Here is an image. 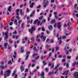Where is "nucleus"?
Segmentation results:
<instances>
[{
    "label": "nucleus",
    "instance_id": "f257e3e1",
    "mask_svg": "<svg viewBox=\"0 0 78 78\" xmlns=\"http://www.w3.org/2000/svg\"><path fill=\"white\" fill-rule=\"evenodd\" d=\"M11 72V71L10 70H8L4 72V78H6V76H10V73Z\"/></svg>",
    "mask_w": 78,
    "mask_h": 78
},
{
    "label": "nucleus",
    "instance_id": "f03ea898",
    "mask_svg": "<svg viewBox=\"0 0 78 78\" xmlns=\"http://www.w3.org/2000/svg\"><path fill=\"white\" fill-rule=\"evenodd\" d=\"M44 4L43 5L44 8H45L47 6V5L48 4V1L47 0H44Z\"/></svg>",
    "mask_w": 78,
    "mask_h": 78
},
{
    "label": "nucleus",
    "instance_id": "7ed1b4c3",
    "mask_svg": "<svg viewBox=\"0 0 78 78\" xmlns=\"http://www.w3.org/2000/svg\"><path fill=\"white\" fill-rule=\"evenodd\" d=\"M44 34V32L41 33V35H42L41 36V38L43 39V41H45V38H46V37L43 35Z\"/></svg>",
    "mask_w": 78,
    "mask_h": 78
},
{
    "label": "nucleus",
    "instance_id": "20e7f679",
    "mask_svg": "<svg viewBox=\"0 0 78 78\" xmlns=\"http://www.w3.org/2000/svg\"><path fill=\"white\" fill-rule=\"evenodd\" d=\"M33 30H36V28L35 27H32L31 28V29H29V33H33Z\"/></svg>",
    "mask_w": 78,
    "mask_h": 78
},
{
    "label": "nucleus",
    "instance_id": "39448f33",
    "mask_svg": "<svg viewBox=\"0 0 78 78\" xmlns=\"http://www.w3.org/2000/svg\"><path fill=\"white\" fill-rule=\"evenodd\" d=\"M17 13H16V15H17V16H16V19H17L18 20H19L20 19V18H19V13H18V12L19 11V9H17L16 10Z\"/></svg>",
    "mask_w": 78,
    "mask_h": 78
},
{
    "label": "nucleus",
    "instance_id": "423d86ee",
    "mask_svg": "<svg viewBox=\"0 0 78 78\" xmlns=\"http://www.w3.org/2000/svg\"><path fill=\"white\" fill-rule=\"evenodd\" d=\"M30 51H27L26 52V58H25V59L27 60L28 59V56H29V55H30Z\"/></svg>",
    "mask_w": 78,
    "mask_h": 78
},
{
    "label": "nucleus",
    "instance_id": "0eeeda50",
    "mask_svg": "<svg viewBox=\"0 0 78 78\" xmlns=\"http://www.w3.org/2000/svg\"><path fill=\"white\" fill-rule=\"evenodd\" d=\"M57 27L58 28L59 30L61 28V23L58 22L57 24Z\"/></svg>",
    "mask_w": 78,
    "mask_h": 78
},
{
    "label": "nucleus",
    "instance_id": "6e6552de",
    "mask_svg": "<svg viewBox=\"0 0 78 78\" xmlns=\"http://www.w3.org/2000/svg\"><path fill=\"white\" fill-rule=\"evenodd\" d=\"M69 74V70H67L66 71L64 72L63 75H67Z\"/></svg>",
    "mask_w": 78,
    "mask_h": 78
},
{
    "label": "nucleus",
    "instance_id": "1a4fd4ad",
    "mask_svg": "<svg viewBox=\"0 0 78 78\" xmlns=\"http://www.w3.org/2000/svg\"><path fill=\"white\" fill-rule=\"evenodd\" d=\"M75 78H78V72H76L74 74Z\"/></svg>",
    "mask_w": 78,
    "mask_h": 78
},
{
    "label": "nucleus",
    "instance_id": "9d476101",
    "mask_svg": "<svg viewBox=\"0 0 78 78\" xmlns=\"http://www.w3.org/2000/svg\"><path fill=\"white\" fill-rule=\"evenodd\" d=\"M6 67H7V65H5L4 66H0V68L2 69H5V68H6Z\"/></svg>",
    "mask_w": 78,
    "mask_h": 78
},
{
    "label": "nucleus",
    "instance_id": "9b49d317",
    "mask_svg": "<svg viewBox=\"0 0 78 78\" xmlns=\"http://www.w3.org/2000/svg\"><path fill=\"white\" fill-rule=\"evenodd\" d=\"M31 1H30V8H32L33 7V5H34V4L33 3H32L31 4Z\"/></svg>",
    "mask_w": 78,
    "mask_h": 78
},
{
    "label": "nucleus",
    "instance_id": "f8f14e48",
    "mask_svg": "<svg viewBox=\"0 0 78 78\" xmlns=\"http://www.w3.org/2000/svg\"><path fill=\"white\" fill-rule=\"evenodd\" d=\"M5 39H6L8 37V32H5Z\"/></svg>",
    "mask_w": 78,
    "mask_h": 78
},
{
    "label": "nucleus",
    "instance_id": "ddd939ff",
    "mask_svg": "<svg viewBox=\"0 0 78 78\" xmlns=\"http://www.w3.org/2000/svg\"><path fill=\"white\" fill-rule=\"evenodd\" d=\"M75 65H78V62H74L73 64V67H75Z\"/></svg>",
    "mask_w": 78,
    "mask_h": 78
},
{
    "label": "nucleus",
    "instance_id": "4468645a",
    "mask_svg": "<svg viewBox=\"0 0 78 78\" xmlns=\"http://www.w3.org/2000/svg\"><path fill=\"white\" fill-rule=\"evenodd\" d=\"M66 48H67V49H69V47H66L65 49V50H66V52L67 55H68V54H69V52L67 50H66Z\"/></svg>",
    "mask_w": 78,
    "mask_h": 78
},
{
    "label": "nucleus",
    "instance_id": "2eb2a0df",
    "mask_svg": "<svg viewBox=\"0 0 78 78\" xmlns=\"http://www.w3.org/2000/svg\"><path fill=\"white\" fill-rule=\"evenodd\" d=\"M40 37V35H38L37 37V41H40V39L39 38V37Z\"/></svg>",
    "mask_w": 78,
    "mask_h": 78
},
{
    "label": "nucleus",
    "instance_id": "dca6fc26",
    "mask_svg": "<svg viewBox=\"0 0 78 78\" xmlns=\"http://www.w3.org/2000/svg\"><path fill=\"white\" fill-rule=\"evenodd\" d=\"M48 28L49 30H52L53 29V27L51 25H49L48 27Z\"/></svg>",
    "mask_w": 78,
    "mask_h": 78
},
{
    "label": "nucleus",
    "instance_id": "f3484780",
    "mask_svg": "<svg viewBox=\"0 0 78 78\" xmlns=\"http://www.w3.org/2000/svg\"><path fill=\"white\" fill-rule=\"evenodd\" d=\"M20 69L21 70V72H23V71L24 70V67H23V66H21L20 67Z\"/></svg>",
    "mask_w": 78,
    "mask_h": 78
},
{
    "label": "nucleus",
    "instance_id": "a211bd4d",
    "mask_svg": "<svg viewBox=\"0 0 78 78\" xmlns=\"http://www.w3.org/2000/svg\"><path fill=\"white\" fill-rule=\"evenodd\" d=\"M55 22V20H52L50 22V23L51 24H53Z\"/></svg>",
    "mask_w": 78,
    "mask_h": 78
},
{
    "label": "nucleus",
    "instance_id": "6ab92c4d",
    "mask_svg": "<svg viewBox=\"0 0 78 78\" xmlns=\"http://www.w3.org/2000/svg\"><path fill=\"white\" fill-rule=\"evenodd\" d=\"M4 46L5 48H6V47L8 46V43H5L4 44Z\"/></svg>",
    "mask_w": 78,
    "mask_h": 78
},
{
    "label": "nucleus",
    "instance_id": "aec40b11",
    "mask_svg": "<svg viewBox=\"0 0 78 78\" xmlns=\"http://www.w3.org/2000/svg\"><path fill=\"white\" fill-rule=\"evenodd\" d=\"M71 34V32H67L65 33V35H66V36H69V35L70 34Z\"/></svg>",
    "mask_w": 78,
    "mask_h": 78
},
{
    "label": "nucleus",
    "instance_id": "412c9836",
    "mask_svg": "<svg viewBox=\"0 0 78 78\" xmlns=\"http://www.w3.org/2000/svg\"><path fill=\"white\" fill-rule=\"evenodd\" d=\"M35 12V11H34L31 14H30V16L32 17V16H33L34 15V14Z\"/></svg>",
    "mask_w": 78,
    "mask_h": 78
},
{
    "label": "nucleus",
    "instance_id": "4be33fe9",
    "mask_svg": "<svg viewBox=\"0 0 78 78\" xmlns=\"http://www.w3.org/2000/svg\"><path fill=\"white\" fill-rule=\"evenodd\" d=\"M11 6H9L8 9V11H9L10 12H11Z\"/></svg>",
    "mask_w": 78,
    "mask_h": 78
},
{
    "label": "nucleus",
    "instance_id": "5701e85b",
    "mask_svg": "<svg viewBox=\"0 0 78 78\" xmlns=\"http://www.w3.org/2000/svg\"><path fill=\"white\" fill-rule=\"evenodd\" d=\"M33 50H34V51H38V50L36 49V47H34V48L33 49Z\"/></svg>",
    "mask_w": 78,
    "mask_h": 78
},
{
    "label": "nucleus",
    "instance_id": "b1692460",
    "mask_svg": "<svg viewBox=\"0 0 78 78\" xmlns=\"http://www.w3.org/2000/svg\"><path fill=\"white\" fill-rule=\"evenodd\" d=\"M17 20H15L14 21V23L16 24V25H17Z\"/></svg>",
    "mask_w": 78,
    "mask_h": 78
},
{
    "label": "nucleus",
    "instance_id": "393cba45",
    "mask_svg": "<svg viewBox=\"0 0 78 78\" xmlns=\"http://www.w3.org/2000/svg\"><path fill=\"white\" fill-rule=\"evenodd\" d=\"M14 54L15 55H13V57L14 58H16V52H14Z\"/></svg>",
    "mask_w": 78,
    "mask_h": 78
},
{
    "label": "nucleus",
    "instance_id": "a878e982",
    "mask_svg": "<svg viewBox=\"0 0 78 78\" xmlns=\"http://www.w3.org/2000/svg\"><path fill=\"white\" fill-rule=\"evenodd\" d=\"M77 4H76L74 5V8H76L78 10V7H77Z\"/></svg>",
    "mask_w": 78,
    "mask_h": 78
},
{
    "label": "nucleus",
    "instance_id": "bb28decb",
    "mask_svg": "<svg viewBox=\"0 0 78 78\" xmlns=\"http://www.w3.org/2000/svg\"><path fill=\"white\" fill-rule=\"evenodd\" d=\"M30 39L31 41L32 42H34V38L32 37L30 38Z\"/></svg>",
    "mask_w": 78,
    "mask_h": 78
},
{
    "label": "nucleus",
    "instance_id": "cd10ccee",
    "mask_svg": "<svg viewBox=\"0 0 78 78\" xmlns=\"http://www.w3.org/2000/svg\"><path fill=\"white\" fill-rule=\"evenodd\" d=\"M55 48H56L55 51H57V50H59V47L58 46H56L55 47Z\"/></svg>",
    "mask_w": 78,
    "mask_h": 78
},
{
    "label": "nucleus",
    "instance_id": "c85d7f7f",
    "mask_svg": "<svg viewBox=\"0 0 78 78\" xmlns=\"http://www.w3.org/2000/svg\"><path fill=\"white\" fill-rule=\"evenodd\" d=\"M37 22H38V20H36L34 22V24H36V23Z\"/></svg>",
    "mask_w": 78,
    "mask_h": 78
},
{
    "label": "nucleus",
    "instance_id": "c756f323",
    "mask_svg": "<svg viewBox=\"0 0 78 78\" xmlns=\"http://www.w3.org/2000/svg\"><path fill=\"white\" fill-rule=\"evenodd\" d=\"M59 64L57 65V66L55 68V70H57V69H58V67H59Z\"/></svg>",
    "mask_w": 78,
    "mask_h": 78
},
{
    "label": "nucleus",
    "instance_id": "7c9ffc66",
    "mask_svg": "<svg viewBox=\"0 0 78 78\" xmlns=\"http://www.w3.org/2000/svg\"><path fill=\"white\" fill-rule=\"evenodd\" d=\"M22 9H20V12L21 14V15H23V13H22Z\"/></svg>",
    "mask_w": 78,
    "mask_h": 78
},
{
    "label": "nucleus",
    "instance_id": "2f4dec72",
    "mask_svg": "<svg viewBox=\"0 0 78 78\" xmlns=\"http://www.w3.org/2000/svg\"><path fill=\"white\" fill-rule=\"evenodd\" d=\"M23 47H22L21 48V52H23Z\"/></svg>",
    "mask_w": 78,
    "mask_h": 78
},
{
    "label": "nucleus",
    "instance_id": "473e14b6",
    "mask_svg": "<svg viewBox=\"0 0 78 78\" xmlns=\"http://www.w3.org/2000/svg\"><path fill=\"white\" fill-rule=\"evenodd\" d=\"M16 71H13V72L12 74L13 76H14V75H15V74H16Z\"/></svg>",
    "mask_w": 78,
    "mask_h": 78
},
{
    "label": "nucleus",
    "instance_id": "72a5a7b5",
    "mask_svg": "<svg viewBox=\"0 0 78 78\" xmlns=\"http://www.w3.org/2000/svg\"><path fill=\"white\" fill-rule=\"evenodd\" d=\"M44 73L42 72V73L41 74V76H44Z\"/></svg>",
    "mask_w": 78,
    "mask_h": 78
},
{
    "label": "nucleus",
    "instance_id": "f704fd0d",
    "mask_svg": "<svg viewBox=\"0 0 78 78\" xmlns=\"http://www.w3.org/2000/svg\"><path fill=\"white\" fill-rule=\"evenodd\" d=\"M21 22H22V20H19L18 22V24H20V23H21Z\"/></svg>",
    "mask_w": 78,
    "mask_h": 78
},
{
    "label": "nucleus",
    "instance_id": "c9c22d12",
    "mask_svg": "<svg viewBox=\"0 0 78 78\" xmlns=\"http://www.w3.org/2000/svg\"><path fill=\"white\" fill-rule=\"evenodd\" d=\"M53 42H54V41H53V40H51L50 41V43H53Z\"/></svg>",
    "mask_w": 78,
    "mask_h": 78
},
{
    "label": "nucleus",
    "instance_id": "e433bc0d",
    "mask_svg": "<svg viewBox=\"0 0 78 78\" xmlns=\"http://www.w3.org/2000/svg\"><path fill=\"white\" fill-rule=\"evenodd\" d=\"M1 66H3V65L4 64V62H1Z\"/></svg>",
    "mask_w": 78,
    "mask_h": 78
},
{
    "label": "nucleus",
    "instance_id": "4c0bfd02",
    "mask_svg": "<svg viewBox=\"0 0 78 78\" xmlns=\"http://www.w3.org/2000/svg\"><path fill=\"white\" fill-rule=\"evenodd\" d=\"M66 36H63L62 37V39H66Z\"/></svg>",
    "mask_w": 78,
    "mask_h": 78
},
{
    "label": "nucleus",
    "instance_id": "58836bf2",
    "mask_svg": "<svg viewBox=\"0 0 78 78\" xmlns=\"http://www.w3.org/2000/svg\"><path fill=\"white\" fill-rule=\"evenodd\" d=\"M43 16H41L39 18V20H42V18H43Z\"/></svg>",
    "mask_w": 78,
    "mask_h": 78
},
{
    "label": "nucleus",
    "instance_id": "ea45409f",
    "mask_svg": "<svg viewBox=\"0 0 78 78\" xmlns=\"http://www.w3.org/2000/svg\"><path fill=\"white\" fill-rule=\"evenodd\" d=\"M50 47V46L47 45L46 46V48H48V47Z\"/></svg>",
    "mask_w": 78,
    "mask_h": 78
},
{
    "label": "nucleus",
    "instance_id": "a19ab883",
    "mask_svg": "<svg viewBox=\"0 0 78 78\" xmlns=\"http://www.w3.org/2000/svg\"><path fill=\"white\" fill-rule=\"evenodd\" d=\"M39 58V56H38L37 57L35 58V59H36V60H37V59Z\"/></svg>",
    "mask_w": 78,
    "mask_h": 78
},
{
    "label": "nucleus",
    "instance_id": "79ce46f5",
    "mask_svg": "<svg viewBox=\"0 0 78 78\" xmlns=\"http://www.w3.org/2000/svg\"><path fill=\"white\" fill-rule=\"evenodd\" d=\"M54 16H56V14H58V12H54Z\"/></svg>",
    "mask_w": 78,
    "mask_h": 78
},
{
    "label": "nucleus",
    "instance_id": "37998d69",
    "mask_svg": "<svg viewBox=\"0 0 78 78\" xmlns=\"http://www.w3.org/2000/svg\"><path fill=\"white\" fill-rule=\"evenodd\" d=\"M43 62L44 64V66H45V65H46V64H47V63H46V62H45V61H43Z\"/></svg>",
    "mask_w": 78,
    "mask_h": 78
},
{
    "label": "nucleus",
    "instance_id": "c03bdc74",
    "mask_svg": "<svg viewBox=\"0 0 78 78\" xmlns=\"http://www.w3.org/2000/svg\"><path fill=\"white\" fill-rule=\"evenodd\" d=\"M62 68L61 67H60L59 69H58V70H62Z\"/></svg>",
    "mask_w": 78,
    "mask_h": 78
},
{
    "label": "nucleus",
    "instance_id": "a18cd8bd",
    "mask_svg": "<svg viewBox=\"0 0 78 78\" xmlns=\"http://www.w3.org/2000/svg\"><path fill=\"white\" fill-rule=\"evenodd\" d=\"M19 36H16V39H19Z\"/></svg>",
    "mask_w": 78,
    "mask_h": 78
},
{
    "label": "nucleus",
    "instance_id": "49530a36",
    "mask_svg": "<svg viewBox=\"0 0 78 78\" xmlns=\"http://www.w3.org/2000/svg\"><path fill=\"white\" fill-rule=\"evenodd\" d=\"M42 30L43 31H45V30L44 27L42 28Z\"/></svg>",
    "mask_w": 78,
    "mask_h": 78
},
{
    "label": "nucleus",
    "instance_id": "de8ad7c7",
    "mask_svg": "<svg viewBox=\"0 0 78 78\" xmlns=\"http://www.w3.org/2000/svg\"><path fill=\"white\" fill-rule=\"evenodd\" d=\"M22 42H23V44H24V43H25V40H24V39H23Z\"/></svg>",
    "mask_w": 78,
    "mask_h": 78
},
{
    "label": "nucleus",
    "instance_id": "09e8293b",
    "mask_svg": "<svg viewBox=\"0 0 78 78\" xmlns=\"http://www.w3.org/2000/svg\"><path fill=\"white\" fill-rule=\"evenodd\" d=\"M16 44V41H15V48H16V47H17V45Z\"/></svg>",
    "mask_w": 78,
    "mask_h": 78
},
{
    "label": "nucleus",
    "instance_id": "8fccbe9b",
    "mask_svg": "<svg viewBox=\"0 0 78 78\" xmlns=\"http://www.w3.org/2000/svg\"><path fill=\"white\" fill-rule=\"evenodd\" d=\"M46 32L47 33V34H50V31L48 30H47Z\"/></svg>",
    "mask_w": 78,
    "mask_h": 78
},
{
    "label": "nucleus",
    "instance_id": "3c124183",
    "mask_svg": "<svg viewBox=\"0 0 78 78\" xmlns=\"http://www.w3.org/2000/svg\"><path fill=\"white\" fill-rule=\"evenodd\" d=\"M11 63L12 64V63H11V60H10L8 62V64H9Z\"/></svg>",
    "mask_w": 78,
    "mask_h": 78
},
{
    "label": "nucleus",
    "instance_id": "603ef678",
    "mask_svg": "<svg viewBox=\"0 0 78 78\" xmlns=\"http://www.w3.org/2000/svg\"><path fill=\"white\" fill-rule=\"evenodd\" d=\"M41 5H39V6H38L37 7V9H39V8H41Z\"/></svg>",
    "mask_w": 78,
    "mask_h": 78
},
{
    "label": "nucleus",
    "instance_id": "864d4df0",
    "mask_svg": "<svg viewBox=\"0 0 78 78\" xmlns=\"http://www.w3.org/2000/svg\"><path fill=\"white\" fill-rule=\"evenodd\" d=\"M37 54H34L33 55V57H34V56H36V55H37Z\"/></svg>",
    "mask_w": 78,
    "mask_h": 78
},
{
    "label": "nucleus",
    "instance_id": "5fc2aeb1",
    "mask_svg": "<svg viewBox=\"0 0 78 78\" xmlns=\"http://www.w3.org/2000/svg\"><path fill=\"white\" fill-rule=\"evenodd\" d=\"M1 75H3V71H1V73H0Z\"/></svg>",
    "mask_w": 78,
    "mask_h": 78
},
{
    "label": "nucleus",
    "instance_id": "6e6d98bb",
    "mask_svg": "<svg viewBox=\"0 0 78 78\" xmlns=\"http://www.w3.org/2000/svg\"><path fill=\"white\" fill-rule=\"evenodd\" d=\"M13 23L12 22L10 23H9V25L11 26L12 25Z\"/></svg>",
    "mask_w": 78,
    "mask_h": 78
},
{
    "label": "nucleus",
    "instance_id": "4d7b16f0",
    "mask_svg": "<svg viewBox=\"0 0 78 78\" xmlns=\"http://www.w3.org/2000/svg\"><path fill=\"white\" fill-rule=\"evenodd\" d=\"M24 25V23H22L21 24V27L23 28V25Z\"/></svg>",
    "mask_w": 78,
    "mask_h": 78
},
{
    "label": "nucleus",
    "instance_id": "13d9d810",
    "mask_svg": "<svg viewBox=\"0 0 78 78\" xmlns=\"http://www.w3.org/2000/svg\"><path fill=\"white\" fill-rule=\"evenodd\" d=\"M62 42L61 41V40H60L59 41L58 43H59V44H61Z\"/></svg>",
    "mask_w": 78,
    "mask_h": 78
},
{
    "label": "nucleus",
    "instance_id": "bf43d9fd",
    "mask_svg": "<svg viewBox=\"0 0 78 78\" xmlns=\"http://www.w3.org/2000/svg\"><path fill=\"white\" fill-rule=\"evenodd\" d=\"M52 16V15L51 14V13H50L49 14V17H51Z\"/></svg>",
    "mask_w": 78,
    "mask_h": 78
},
{
    "label": "nucleus",
    "instance_id": "052dcab7",
    "mask_svg": "<svg viewBox=\"0 0 78 78\" xmlns=\"http://www.w3.org/2000/svg\"><path fill=\"white\" fill-rule=\"evenodd\" d=\"M70 25H71V23H68V26H70Z\"/></svg>",
    "mask_w": 78,
    "mask_h": 78
},
{
    "label": "nucleus",
    "instance_id": "680f3d73",
    "mask_svg": "<svg viewBox=\"0 0 78 78\" xmlns=\"http://www.w3.org/2000/svg\"><path fill=\"white\" fill-rule=\"evenodd\" d=\"M71 58V57L70 56H68L67 59H70Z\"/></svg>",
    "mask_w": 78,
    "mask_h": 78
},
{
    "label": "nucleus",
    "instance_id": "e2e57ef3",
    "mask_svg": "<svg viewBox=\"0 0 78 78\" xmlns=\"http://www.w3.org/2000/svg\"><path fill=\"white\" fill-rule=\"evenodd\" d=\"M54 17L56 18V19H58V16L56 15H54Z\"/></svg>",
    "mask_w": 78,
    "mask_h": 78
},
{
    "label": "nucleus",
    "instance_id": "0e129e2a",
    "mask_svg": "<svg viewBox=\"0 0 78 78\" xmlns=\"http://www.w3.org/2000/svg\"><path fill=\"white\" fill-rule=\"evenodd\" d=\"M31 64H29V65H28V67L29 68H30V66H31Z\"/></svg>",
    "mask_w": 78,
    "mask_h": 78
},
{
    "label": "nucleus",
    "instance_id": "69168bd1",
    "mask_svg": "<svg viewBox=\"0 0 78 78\" xmlns=\"http://www.w3.org/2000/svg\"><path fill=\"white\" fill-rule=\"evenodd\" d=\"M45 70L46 72H48V68H46L45 69Z\"/></svg>",
    "mask_w": 78,
    "mask_h": 78
},
{
    "label": "nucleus",
    "instance_id": "338daca9",
    "mask_svg": "<svg viewBox=\"0 0 78 78\" xmlns=\"http://www.w3.org/2000/svg\"><path fill=\"white\" fill-rule=\"evenodd\" d=\"M17 78V74H15V78Z\"/></svg>",
    "mask_w": 78,
    "mask_h": 78
},
{
    "label": "nucleus",
    "instance_id": "774afa93",
    "mask_svg": "<svg viewBox=\"0 0 78 78\" xmlns=\"http://www.w3.org/2000/svg\"><path fill=\"white\" fill-rule=\"evenodd\" d=\"M66 67H69V64L67 63L66 65Z\"/></svg>",
    "mask_w": 78,
    "mask_h": 78
}]
</instances>
